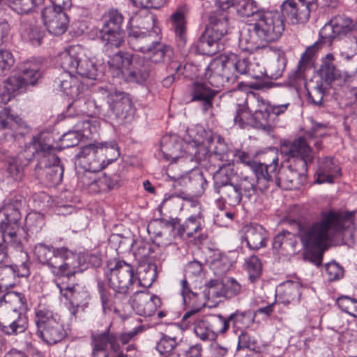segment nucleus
Listing matches in <instances>:
<instances>
[{
    "label": "nucleus",
    "mask_w": 357,
    "mask_h": 357,
    "mask_svg": "<svg viewBox=\"0 0 357 357\" xmlns=\"http://www.w3.org/2000/svg\"><path fill=\"white\" fill-rule=\"evenodd\" d=\"M34 255L43 264L47 265L52 273L58 278L71 279L81 271L79 257L66 247L54 248L44 243L34 247Z\"/></svg>",
    "instance_id": "3"
},
{
    "label": "nucleus",
    "mask_w": 357,
    "mask_h": 357,
    "mask_svg": "<svg viewBox=\"0 0 357 357\" xmlns=\"http://www.w3.org/2000/svg\"><path fill=\"white\" fill-rule=\"evenodd\" d=\"M7 4L13 11L19 15L29 14L34 6H39L44 0H6Z\"/></svg>",
    "instance_id": "56"
},
{
    "label": "nucleus",
    "mask_w": 357,
    "mask_h": 357,
    "mask_svg": "<svg viewBox=\"0 0 357 357\" xmlns=\"http://www.w3.org/2000/svg\"><path fill=\"white\" fill-rule=\"evenodd\" d=\"M35 322L39 336L50 344L61 342L67 335L60 316L47 308L36 312Z\"/></svg>",
    "instance_id": "11"
},
{
    "label": "nucleus",
    "mask_w": 357,
    "mask_h": 357,
    "mask_svg": "<svg viewBox=\"0 0 357 357\" xmlns=\"http://www.w3.org/2000/svg\"><path fill=\"white\" fill-rule=\"evenodd\" d=\"M132 20L138 23L139 28L146 31L132 30L128 35L129 45L135 51L148 54L156 42L160 40V29L155 27V17L145 9L140 16H135Z\"/></svg>",
    "instance_id": "8"
},
{
    "label": "nucleus",
    "mask_w": 357,
    "mask_h": 357,
    "mask_svg": "<svg viewBox=\"0 0 357 357\" xmlns=\"http://www.w3.org/2000/svg\"><path fill=\"white\" fill-rule=\"evenodd\" d=\"M108 98L109 109L117 118L126 119L132 114V103L127 93L114 91Z\"/></svg>",
    "instance_id": "28"
},
{
    "label": "nucleus",
    "mask_w": 357,
    "mask_h": 357,
    "mask_svg": "<svg viewBox=\"0 0 357 357\" xmlns=\"http://www.w3.org/2000/svg\"><path fill=\"white\" fill-rule=\"evenodd\" d=\"M137 282L139 286L149 287L158 276L157 266L154 263L141 264L138 269Z\"/></svg>",
    "instance_id": "45"
},
{
    "label": "nucleus",
    "mask_w": 357,
    "mask_h": 357,
    "mask_svg": "<svg viewBox=\"0 0 357 357\" xmlns=\"http://www.w3.org/2000/svg\"><path fill=\"white\" fill-rule=\"evenodd\" d=\"M278 158L275 157L268 165L265 179L261 183L262 188H268L271 184H274L285 190L298 189L306 180L307 165L303 160L290 162L287 167H282L278 171Z\"/></svg>",
    "instance_id": "7"
},
{
    "label": "nucleus",
    "mask_w": 357,
    "mask_h": 357,
    "mask_svg": "<svg viewBox=\"0 0 357 357\" xmlns=\"http://www.w3.org/2000/svg\"><path fill=\"white\" fill-rule=\"evenodd\" d=\"M149 59L151 63H170V68L179 71L181 66L177 62H174V50L170 45L162 43L160 40H158L156 44L148 52Z\"/></svg>",
    "instance_id": "29"
},
{
    "label": "nucleus",
    "mask_w": 357,
    "mask_h": 357,
    "mask_svg": "<svg viewBox=\"0 0 357 357\" xmlns=\"http://www.w3.org/2000/svg\"><path fill=\"white\" fill-rule=\"evenodd\" d=\"M224 296L227 299L234 298L245 291V285L233 277H226L222 280Z\"/></svg>",
    "instance_id": "51"
},
{
    "label": "nucleus",
    "mask_w": 357,
    "mask_h": 357,
    "mask_svg": "<svg viewBox=\"0 0 357 357\" xmlns=\"http://www.w3.org/2000/svg\"><path fill=\"white\" fill-rule=\"evenodd\" d=\"M106 275L109 286L114 291L115 297H125L128 295L136 281L133 267L123 260L117 261Z\"/></svg>",
    "instance_id": "13"
},
{
    "label": "nucleus",
    "mask_w": 357,
    "mask_h": 357,
    "mask_svg": "<svg viewBox=\"0 0 357 357\" xmlns=\"http://www.w3.org/2000/svg\"><path fill=\"white\" fill-rule=\"evenodd\" d=\"M175 185H184L195 195L200 196L204 192L208 183L202 172L195 171L190 176L180 178Z\"/></svg>",
    "instance_id": "34"
},
{
    "label": "nucleus",
    "mask_w": 357,
    "mask_h": 357,
    "mask_svg": "<svg viewBox=\"0 0 357 357\" xmlns=\"http://www.w3.org/2000/svg\"><path fill=\"white\" fill-rule=\"evenodd\" d=\"M214 340L219 335H225L229 328L228 317L219 314L208 317Z\"/></svg>",
    "instance_id": "57"
},
{
    "label": "nucleus",
    "mask_w": 357,
    "mask_h": 357,
    "mask_svg": "<svg viewBox=\"0 0 357 357\" xmlns=\"http://www.w3.org/2000/svg\"><path fill=\"white\" fill-rule=\"evenodd\" d=\"M119 186L117 176H111L106 173L100 174L89 185L92 192H107Z\"/></svg>",
    "instance_id": "39"
},
{
    "label": "nucleus",
    "mask_w": 357,
    "mask_h": 357,
    "mask_svg": "<svg viewBox=\"0 0 357 357\" xmlns=\"http://www.w3.org/2000/svg\"><path fill=\"white\" fill-rule=\"evenodd\" d=\"M151 296L148 292L137 291L130 298V303L137 314L142 316Z\"/></svg>",
    "instance_id": "59"
},
{
    "label": "nucleus",
    "mask_w": 357,
    "mask_h": 357,
    "mask_svg": "<svg viewBox=\"0 0 357 357\" xmlns=\"http://www.w3.org/2000/svg\"><path fill=\"white\" fill-rule=\"evenodd\" d=\"M113 77L128 82L144 84L151 75L150 64L144 58L130 52L118 51L107 61Z\"/></svg>",
    "instance_id": "6"
},
{
    "label": "nucleus",
    "mask_w": 357,
    "mask_h": 357,
    "mask_svg": "<svg viewBox=\"0 0 357 357\" xmlns=\"http://www.w3.org/2000/svg\"><path fill=\"white\" fill-rule=\"evenodd\" d=\"M285 30L283 16L277 10L264 9L255 15L251 28L243 29L239 38V47L252 54L278 41Z\"/></svg>",
    "instance_id": "2"
},
{
    "label": "nucleus",
    "mask_w": 357,
    "mask_h": 357,
    "mask_svg": "<svg viewBox=\"0 0 357 357\" xmlns=\"http://www.w3.org/2000/svg\"><path fill=\"white\" fill-rule=\"evenodd\" d=\"M241 232L249 249L258 250L266 246L268 232L262 225L252 222L243 226Z\"/></svg>",
    "instance_id": "22"
},
{
    "label": "nucleus",
    "mask_w": 357,
    "mask_h": 357,
    "mask_svg": "<svg viewBox=\"0 0 357 357\" xmlns=\"http://www.w3.org/2000/svg\"><path fill=\"white\" fill-rule=\"evenodd\" d=\"M111 324L101 333H92L91 340L93 345V353L96 351H106L107 346L109 345L110 350L113 352L120 351V344H128L132 338L141 331L140 327L135 328L129 332L118 335L110 331Z\"/></svg>",
    "instance_id": "14"
},
{
    "label": "nucleus",
    "mask_w": 357,
    "mask_h": 357,
    "mask_svg": "<svg viewBox=\"0 0 357 357\" xmlns=\"http://www.w3.org/2000/svg\"><path fill=\"white\" fill-rule=\"evenodd\" d=\"M0 128L9 130L7 134L15 138L24 136L28 132L26 123L17 115L13 114L10 107H4L0 111Z\"/></svg>",
    "instance_id": "24"
},
{
    "label": "nucleus",
    "mask_w": 357,
    "mask_h": 357,
    "mask_svg": "<svg viewBox=\"0 0 357 357\" xmlns=\"http://www.w3.org/2000/svg\"><path fill=\"white\" fill-rule=\"evenodd\" d=\"M235 70L236 75H248L255 79H261L264 75L263 71H259L258 73L253 72V67H257V63H252L248 61L245 57H240L235 54Z\"/></svg>",
    "instance_id": "49"
},
{
    "label": "nucleus",
    "mask_w": 357,
    "mask_h": 357,
    "mask_svg": "<svg viewBox=\"0 0 357 357\" xmlns=\"http://www.w3.org/2000/svg\"><path fill=\"white\" fill-rule=\"evenodd\" d=\"M253 111L248 105V102L238 104L235 109L234 122L240 128H244L248 126H252Z\"/></svg>",
    "instance_id": "50"
},
{
    "label": "nucleus",
    "mask_w": 357,
    "mask_h": 357,
    "mask_svg": "<svg viewBox=\"0 0 357 357\" xmlns=\"http://www.w3.org/2000/svg\"><path fill=\"white\" fill-rule=\"evenodd\" d=\"M317 73L321 79L320 81L327 84H331L342 77L341 71L336 67L335 57L332 54H328L322 58Z\"/></svg>",
    "instance_id": "35"
},
{
    "label": "nucleus",
    "mask_w": 357,
    "mask_h": 357,
    "mask_svg": "<svg viewBox=\"0 0 357 357\" xmlns=\"http://www.w3.org/2000/svg\"><path fill=\"white\" fill-rule=\"evenodd\" d=\"M20 33L25 40L30 41L33 45H40L42 43L43 32L36 24L33 17L29 16L21 20Z\"/></svg>",
    "instance_id": "32"
},
{
    "label": "nucleus",
    "mask_w": 357,
    "mask_h": 357,
    "mask_svg": "<svg viewBox=\"0 0 357 357\" xmlns=\"http://www.w3.org/2000/svg\"><path fill=\"white\" fill-rule=\"evenodd\" d=\"M100 38L107 48L119 47L124 43L125 32L122 27L123 15L116 9L110 8L101 18Z\"/></svg>",
    "instance_id": "12"
},
{
    "label": "nucleus",
    "mask_w": 357,
    "mask_h": 357,
    "mask_svg": "<svg viewBox=\"0 0 357 357\" xmlns=\"http://www.w3.org/2000/svg\"><path fill=\"white\" fill-rule=\"evenodd\" d=\"M353 30L357 31V22L345 15H337L326 23L319 31L320 40L307 48L299 61L297 68L292 75V81L297 82L303 77L306 67L310 64L312 54L320 47V44L331 45L335 40L347 36Z\"/></svg>",
    "instance_id": "5"
},
{
    "label": "nucleus",
    "mask_w": 357,
    "mask_h": 357,
    "mask_svg": "<svg viewBox=\"0 0 357 357\" xmlns=\"http://www.w3.org/2000/svg\"><path fill=\"white\" fill-rule=\"evenodd\" d=\"M231 156L236 158L238 162L245 164L249 167L256 176L259 185L265 179V174L268 169V165L261 162H257L253 160L252 156L241 150H235L231 153Z\"/></svg>",
    "instance_id": "31"
},
{
    "label": "nucleus",
    "mask_w": 357,
    "mask_h": 357,
    "mask_svg": "<svg viewBox=\"0 0 357 357\" xmlns=\"http://www.w3.org/2000/svg\"><path fill=\"white\" fill-rule=\"evenodd\" d=\"M310 5L301 0H285L281 5L283 15L292 24H305L310 16V13L317 8H311Z\"/></svg>",
    "instance_id": "20"
},
{
    "label": "nucleus",
    "mask_w": 357,
    "mask_h": 357,
    "mask_svg": "<svg viewBox=\"0 0 357 357\" xmlns=\"http://www.w3.org/2000/svg\"><path fill=\"white\" fill-rule=\"evenodd\" d=\"M56 286L59 289L61 294L66 299L70 301L72 305L71 313L73 315H75L77 312L75 307H78L79 305L78 301L79 292L77 291L78 285L56 283Z\"/></svg>",
    "instance_id": "54"
},
{
    "label": "nucleus",
    "mask_w": 357,
    "mask_h": 357,
    "mask_svg": "<svg viewBox=\"0 0 357 357\" xmlns=\"http://www.w3.org/2000/svg\"><path fill=\"white\" fill-rule=\"evenodd\" d=\"M281 153L288 157L289 162L303 160L305 165L313 160L312 150L304 137L286 141L281 146Z\"/></svg>",
    "instance_id": "16"
},
{
    "label": "nucleus",
    "mask_w": 357,
    "mask_h": 357,
    "mask_svg": "<svg viewBox=\"0 0 357 357\" xmlns=\"http://www.w3.org/2000/svg\"><path fill=\"white\" fill-rule=\"evenodd\" d=\"M44 25L52 35L64 33L68 24V19L63 9L55 6H47L41 12Z\"/></svg>",
    "instance_id": "19"
},
{
    "label": "nucleus",
    "mask_w": 357,
    "mask_h": 357,
    "mask_svg": "<svg viewBox=\"0 0 357 357\" xmlns=\"http://www.w3.org/2000/svg\"><path fill=\"white\" fill-rule=\"evenodd\" d=\"M181 346V343L177 340L176 337L162 334L155 346V349L162 357H180Z\"/></svg>",
    "instance_id": "37"
},
{
    "label": "nucleus",
    "mask_w": 357,
    "mask_h": 357,
    "mask_svg": "<svg viewBox=\"0 0 357 357\" xmlns=\"http://www.w3.org/2000/svg\"><path fill=\"white\" fill-rule=\"evenodd\" d=\"M257 102V108L252 113V127L261 130L268 134H271L275 126L274 119H271L269 110L267 107V102L263 99L254 100Z\"/></svg>",
    "instance_id": "27"
},
{
    "label": "nucleus",
    "mask_w": 357,
    "mask_h": 357,
    "mask_svg": "<svg viewBox=\"0 0 357 357\" xmlns=\"http://www.w3.org/2000/svg\"><path fill=\"white\" fill-rule=\"evenodd\" d=\"M235 53L221 55L220 60L204 68V77L213 88L220 89L226 84L234 83L238 79L235 70Z\"/></svg>",
    "instance_id": "10"
},
{
    "label": "nucleus",
    "mask_w": 357,
    "mask_h": 357,
    "mask_svg": "<svg viewBox=\"0 0 357 357\" xmlns=\"http://www.w3.org/2000/svg\"><path fill=\"white\" fill-rule=\"evenodd\" d=\"M55 82L58 84L61 89L66 93L67 96H73L74 90H77V81L71 77V74L66 72L58 77Z\"/></svg>",
    "instance_id": "63"
},
{
    "label": "nucleus",
    "mask_w": 357,
    "mask_h": 357,
    "mask_svg": "<svg viewBox=\"0 0 357 357\" xmlns=\"http://www.w3.org/2000/svg\"><path fill=\"white\" fill-rule=\"evenodd\" d=\"M326 87L324 86L322 81L317 82L313 87L307 89L308 102L315 106L321 107Z\"/></svg>",
    "instance_id": "60"
},
{
    "label": "nucleus",
    "mask_w": 357,
    "mask_h": 357,
    "mask_svg": "<svg viewBox=\"0 0 357 357\" xmlns=\"http://www.w3.org/2000/svg\"><path fill=\"white\" fill-rule=\"evenodd\" d=\"M296 244V241L293 234L287 231L280 232L273 241V248L277 251L287 250L289 248H294Z\"/></svg>",
    "instance_id": "58"
},
{
    "label": "nucleus",
    "mask_w": 357,
    "mask_h": 357,
    "mask_svg": "<svg viewBox=\"0 0 357 357\" xmlns=\"http://www.w3.org/2000/svg\"><path fill=\"white\" fill-rule=\"evenodd\" d=\"M26 229L31 234L40 232L45 225L44 217L37 212L29 213L25 218Z\"/></svg>",
    "instance_id": "62"
},
{
    "label": "nucleus",
    "mask_w": 357,
    "mask_h": 357,
    "mask_svg": "<svg viewBox=\"0 0 357 357\" xmlns=\"http://www.w3.org/2000/svg\"><path fill=\"white\" fill-rule=\"evenodd\" d=\"M38 135L33 137L31 142L25 145L24 149L18 153L17 158L9 159L7 163V172L14 181H20L22 180L24 176V167L36 157Z\"/></svg>",
    "instance_id": "15"
},
{
    "label": "nucleus",
    "mask_w": 357,
    "mask_h": 357,
    "mask_svg": "<svg viewBox=\"0 0 357 357\" xmlns=\"http://www.w3.org/2000/svg\"><path fill=\"white\" fill-rule=\"evenodd\" d=\"M161 151L164 157L167 160H173L175 162L179 158H183V141L176 135H165L160 140Z\"/></svg>",
    "instance_id": "30"
},
{
    "label": "nucleus",
    "mask_w": 357,
    "mask_h": 357,
    "mask_svg": "<svg viewBox=\"0 0 357 357\" xmlns=\"http://www.w3.org/2000/svg\"><path fill=\"white\" fill-rule=\"evenodd\" d=\"M208 81L196 82L191 90L192 101L199 102L204 113L213 107V99L217 96L220 89H212Z\"/></svg>",
    "instance_id": "23"
},
{
    "label": "nucleus",
    "mask_w": 357,
    "mask_h": 357,
    "mask_svg": "<svg viewBox=\"0 0 357 357\" xmlns=\"http://www.w3.org/2000/svg\"><path fill=\"white\" fill-rule=\"evenodd\" d=\"M229 326L231 325L234 332L237 333L238 331H243L245 328L254 321L249 312L236 310L228 317Z\"/></svg>",
    "instance_id": "48"
},
{
    "label": "nucleus",
    "mask_w": 357,
    "mask_h": 357,
    "mask_svg": "<svg viewBox=\"0 0 357 357\" xmlns=\"http://www.w3.org/2000/svg\"><path fill=\"white\" fill-rule=\"evenodd\" d=\"M203 294L208 301H215L218 298H225L222 280H210L204 285Z\"/></svg>",
    "instance_id": "55"
},
{
    "label": "nucleus",
    "mask_w": 357,
    "mask_h": 357,
    "mask_svg": "<svg viewBox=\"0 0 357 357\" xmlns=\"http://www.w3.org/2000/svg\"><path fill=\"white\" fill-rule=\"evenodd\" d=\"M24 310L3 311L0 316V328L7 335L24 333L28 327V319Z\"/></svg>",
    "instance_id": "17"
},
{
    "label": "nucleus",
    "mask_w": 357,
    "mask_h": 357,
    "mask_svg": "<svg viewBox=\"0 0 357 357\" xmlns=\"http://www.w3.org/2000/svg\"><path fill=\"white\" fill-rule=\"evenodd\" d=\"M60 66L70 74L77 73L81 77L97 79L102 74L96 63L86 57L81 48L71 46L59 54Z\"/></svg>",
    "instance_id": "9"
},
{
    "label": "nucleus",
    "mask_w": 357,
    "mask_h": 357,
    "mask_svg": "<svg viewBox=\"0 0 357 357\" xmlns=\"http://www.w3.org/2000/svg\"><path fill=\"white\" fill-rule=\"evenodd\" d=\"M236 174L234 165L230 162L222 164L213 174L214 190L232 184L231 180Z\"/></svg>",
    "instance_id": "42"
},
{
    "label": "nucleus",
    "mask_w": 357,
    "mask_h": 357,
    "mask_svg": "<svg viewBox=\"0 0 357 357\" xmlns=\"http://www.w3.org/2000/svg\"><path fill=\"white\" fill-rule=\"evenodd\" d=\"M20 203L15 202L7 204L3 208L5 218L1 221V228L13 227L20 226L21 213L20 211Z\"/></svg>",
    "instance_id": "44"
},
{
    "label": "nucleus",
    "mask_w": 357,
    "mask_h": 357,
    "mask_svg": "<svg viewBox=\"0 0 357 357\" xmlns=\"http://www.w3.org/2000/svg\"><path fill=\"white\" fill-rule=\"evenodd\" d=\"M194 333L202 341L213 342V333L211 331L208 317L197 318L194 321Z\"/></svg>",
    "instance_id": "53"
},
{
    "label": "nucleus",
    "mask_w": 357,
    "mask_h": 357,
    "mask_svg": "<svg viewBox=\"0 0 357 357\" xmlns=\"http://www.w3.org/2000/svg\"><path fill=\"white\" fill-rule=\"evenodd\" d=\"M203 217L201 213L190 216L183 223H179L177 234L181 237H192L202 229Z\"/></svg>",
    "instance_id": "41"
},
{
    "label": "nucleus",
    "mask_w": 357,
    "mask_h": 357,
    "mask_svg": "<svg viewBox=\"0 0 357 357\" xmlns=\"http://www.w3.org/2000/svg\"><path fill=\"white\" fill-rule=\"evenodd\" d=\"M215 192L220 195V199L231 206L238 205L242 199V193L238 190V186L233 183L218 188Z\"/></svg>",
    "instance_id": "47"
},
{
    "label": "nucleus",
    "mask_w": 357,
    "mask_h": 357,
    "mask_svg": "<svg viewBox=\"0 0 357 357\" xmlns=\"http://www.w3.org/2000/svg\"><path fill=\"white\" fill-rule=\"evenodd\" d=\"M26 300L21 293L7 291L0 298V308L3 311L25 310Z\"/></svg>",
    "instance_id": "40"
},
{
    "label": "nucleus",
    "mask_w": 357,
    "mask_h": 357,
    "mask_svg": "<svg viewBox=\"0 0 357 357\" xmlns=\"http://www.w3.org/2000/svg\"><path fill=\"white\" fill-rule=\"evenodd\" d=\"M71 107H75L78 114H81V116H93L99 112L95 100L84 97L73 100Z\"/></svg>",
    "instance_id": "52"
},
{
    "label": "nucleus",
    "mask_w": 357,
    "mask_h": 357,
    "mask_svg": "<svg viewBox=\"0 0 357 357\" xmlns=\"http://www.w3.org/2000/svg\"><path fill=\"white\" fill-rule=\"evenodd\" d=\"M17 84V79L9 77L3 84L0 85V103L6 104L10 100L12 94L15 92L20 93Z\"/></svg>",
    "instance_id": "61"
},
{
    "label": "nucleus",
    "mask_w": 357,
    "mask_h": 357,
    "mask_svg": "<svg viewBox=\"0 0 357 357\" xmlns=\"http://www.w3.org/2000/svg\"><path fill=\"white\" fill-rule=\"evenodd\" d=\"M341 169L333 158L324 157L318 160L315 173V182L319 184L333 183L334 179L340 176Z\"/></svg>",
    "instance_id": "25"
},
{
    "label": "nucleus",
    "mask_w": 357,
    "mask_h": 357,
    "mask_svg": "<svg viewBox=\"0 0 357 357\" xmlns=\"http://www.w3.org/2000/svg\"><path fill=\"white\" fill-rule=\"evenodd\" d=\"M227 15L225 10H217L209 17L205 31L222 39L227 33Z\"/></svg>",
    "instance_id": "36"
},
{
    "label": "nucleus",
    "mask_w": 357,
    "mask_h": 357,
    "mask_svg": "<svg viewBox=\"0 0 357 357\" xmlns=\"http://www.w3.org/2000/svg\"><path fill=\"white\" fill-rule=\"evenodd\" d=\"M186 11V7L181 6L178 7L171 16L177 45L181 47H184L187 41L186 22L185 18Z\"/></svg>",
    "instance_id": "33"
},
{
    "label": "nucleus",
    "mask_w": 357,
    "mask_h": 357,
    "mask_svg": "<svg viewBox=\"0 0 357 357\" xmlns=\"http://www.w3.org/2000/svg\"><path fill=\"white\" fill-rule=\"evenodd\" d=\"M221 39L204 31L199 38L197 50L200 54L213 56L220 50Z\"/></svg>",
    "instance_id": "38"
},
{
    "label": "nucleus",
    "mask_w": 357,
    "mask_h": 357,
    "mask_svg": "<svg viewBox=\"0 0 357 357\" xmlns=\"http://www.w3.org/2000/svg\"><path fill=\"white\" fill-rule=\"evenodd\" d=\"M103 153V151L99 149L98 145L91 144L80 149L76 155V160L86 171L99 172L105 167Z\"/></svg>",
    "instance_id": "18"
},
{
    "label": "nucleus",
    "mask_w": 357,
    "mask_h": 357,
    "mask_svg": "<svg viewBox=\"0 0 357 357\" xmlns=\"http://www.w3.org/2000/svg\"><path fill=\"white\" fill-rule=\"evenodd\" d=\"M337 305L342 312L357 317V300L347 296H342L337 299Z\"/></svg>",
    "instance_id": "64"
},
{
    "label": "nucleus",
    "mask_w": 357,
    "mask_h": 357,
    "mask_svg": "<svg viewBox=\"0 0 357 357\" xmlns=\"http://www.w3.org/2000/svg\"><path fill=\"white\" fill-rule=\"evenodd\" d=\"M6 244L8 243L13 248L22 250V241L26 238V231L21 226L6 227L1 229Z\"/></svg>",
    "instance_id": "43"
},
{
    "label": "nucleus",
    "mask_w": 357,
    "mask_h": 357,
    "mask_svg": "<svg viewBox=\"0 0 357 357\" xmlns=\"http://www.w3.org/2000/svg\"><path fill=\"white\" fill-rule=\"evenodd\" d=\"M354 211L330 210L322 211L319 220L311 225L298 224L301 241L309 251H319L312 255L311 261L316 266L321 264L322 251L326 241L342 233L353 222Z\"/></svg>",
    "instance_id": "1"
},
{
    "label": "nucleus",
    "mask_w": 357,
    "mask_h": 357,
    "mask_svg": "<svg viewBox=\"0 0 357 357\" xmlns=\"http://www.w3.org/2000/svg\"><path fill=\"white\" fill-rule=\"evenodd\" d=\"M220 8L222 10L233 8L238 15L250 17L253 22L255 15L264 10L255 0H220Z\"/></svg>",
    "instance_id": "26"
},
{
    "label": "nucleus",
    "mask_w": 357,
    "mask_h": 357,
    "mask_svg": "<svg viewBox=\"0 0 357 357\" xmlns=\"http://www.w3.org/2000/svg\"><path fill=\"white\" fill-rule=\"evenodd\" d=\"M52 134L42 132L38 135V162L35 174L38 179L50 186L59 185L63 176L64 168L60 159L54 154Z\"/></svg>",
    "instance_id": "4"
},
{
    "label": "nucleus",
    "mask_w": 357,
    "mask_h": 357,
    "mask_svg": "<svg viewBox=\"0 0 357 357\" xmlns=\"http://www.w3.org/2000/svg\"><path fill=\"white\" fill-rule=\"evenodd\" d=\"M41 77V64L26 61L21 65L17 73L11 75L10 77L17 79V87L19 88L20 93H23L28 86L36 85Z\"/></svg>",
    "instance_id": "21"
},
{
    "label": "nucleus",
    "mask_w": 357,
    "mask_h": 357,
    "mask_svg": "<svg viewBox=\"0 0 357 357\" xmlns=\"http://www.w3.org/2000/svg\"><path fill=\"white\" fill-rule=\"evenodd\" d=\"M82 129L77 130H70L64 133L60 138L62 149H68L77 146L82 137L86 135V130L89 129V121H82Z\"/></svg>",
    "instance_id": "46"
}]
</instances>
